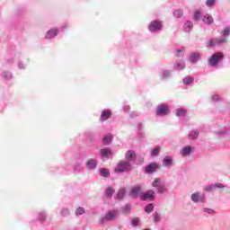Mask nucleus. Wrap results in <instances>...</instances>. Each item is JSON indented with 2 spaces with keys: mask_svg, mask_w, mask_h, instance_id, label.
<instances>
[{
  "mask_svg": "<svg viewBox=\"0 0 230 230\" xmlns=\"http://www.w3.org/2000/svg\"><path fill=\"white\" fill-rule=\"evenodd\" d=\"M132 208V205L127 204L125 207L121 208L122 213H128Z\"/></svg>",
  "mask_w": 230,
  "mask_h": 230,
  "instance_id": "nucleus-40",
  "label": "nucleus"
},
{
  "mask_svg": "<svg viewBox=\"0 0 230 230\" xmlns=\"http://www.w3.org/2000/svg\"><path fill=\"white\" fill-rule=\"evenodd\" d=\"M202 21L205 24H208V26L213 24V17L209 14H206L202 17Z\"/></svg>",
  "mask_w": 230,
  "mask_h": 230,
  "instance_id": "nucleus-23",
  "label": "nucleus"
},
{
  "mask_svg": "<svg viewBox=\"0 0 230 230\" xmlns=\"http://www.w3.org/2000/svg\"><path fill=\"white\" fill-rule=\"evenodd\" d=\"M161 78H164V80H168L172 76V70L164 69L161 72L160 75Z\"/></svg>",
  "mask_w": 230,
  "mask_h": 230,
  "instance_id": "nucleus-20",
  "label": "nucleus"
},
{
  "mask_svg": "<svg viewBox=\"0 0 230 230\" xmlns=\"http://www.w3.org/2000/svg\"><path fill=\"white\" fill-rule=\"evenodd\" d=\"M116 190H114V189L112 187H107L106 190H105V195L107 197V199H112V195H114Z\"/></svg>",
  "mask_w": 230,
  "mask_h": 230,
  "instance_id": "nucleus-27",
  "label": "nucleus"
},
{
  "mask_svg": "<svg viewBox=\"0 0 230 230\" xmlns=\"http://www.w3.org/2000/svg\"><path fill=\"white\" fill-rule=\"evenodd\" d=\"M118 215H119V211L113 209V210H110L108 212H106L105 217H103L102 220H105L106 222H112V220H114Z\"/></svg>",
  "mask_w": 230,
  "mask_h": 230,
  "instance_id": "nucleus-6",
  "label": "nucleus"
},
{
  "mask_svg": "<svg viewBox=\"0 0 230 230\" xmlns=\"http://www.w3.org/2000/svg\"><path fill=\"white\" fill-rule=\"evenodd\" d=\"M101 157L102 159H111L114 154L112 153V150L109 148H103L100 150Z\"/></svg>",
  "mask_w": 230,
  "mask_h": 230,
  "instance_id": "nucleus-10",
  "label": "nucleus"
},
{
  "mask_svg": "<svg viewBox=\"0 0 230 230\" xmlns=\"http://www.w3.org/2000/svg\"><path fill=\"white\" fill-rule=\"evenodd\" d=\"M222 100V97L220 95L215 93L212 95V102H220Z\"/></svg>",
  "mask_w": 230,
  "mask_h": 230,
  "instance_id": "nucleus-44",
  "label": "nucleus"
},
{
  "mask_svg": "<svg viewBox=\"0 0 230 230\" xmlns=\"http://www.w3.org/2000/svg\"><path fill=\"white\" fill-rule=\"evenodd\" d=\"M146 213H152L154 211V204L149 203L148 205L146 206L145 208Z\"/></svg>",
  "mask_w": 230,
  "mask_h": 230,
  "instance_id": "nucleus-35",
  "label": "nucleus"
},
{
  "mask_svg": "<svg viewBox=\"0 0 230 230\" xmlns=\"http://www.w3.org/2000/svg\"><path fill=\"white\" fill-rule=\"evenodd\" d=\"M169 112H170V109L166 104L158 105L155 111L156 116H167Z\"/></svg>",
  "mask_w": 230,
  "mask_h": 230,
  "instance_id": "nucleus-5",
  "label": "nucleus"
},
{
  "mask_svg": "<svg viewBox=\"0 0 230 230\" xmlns=\"http://www.w3.org/2000/svg\"><path fill=\"white\" fill-rule=\"evenodd\" d=\"M131 224L134 227H137L139 226V218L135 217L132 219Z\"/></svg>",
  "mask_w": 230,
  "mask_h": 230,
  "instance_id": "nucleus-43",
  "label": "nucleus"
},
{
  "mask_svg": "<svg viewBox=\"0 0 230 230\" xmlns=\"http://www.w3.org/2000/svg\"><path fill=\"white\" fill-rule=\"evenodd\" d=\"M186 68V65L182 60H178L173 65V69H178V71H182Z\"/></svg>",
  "mask_w": 230,
  "mask_h": 230,
  "instance_id": "nucleus-17",
  "label": "nucleus"
},
{
  "mask_svg": "<svg viewBox=\"0 0 230 230\" xmlns=\"http://www.w3.org/2000/svg\"><path fill=\"white\" fill-rule=\"evenodd\" d=\"M125 159L126 161H128V163H132V161H136V151L128 150L125 154Z\"/></svg>",
  "mask_w": 230,
  "mask_h": 230,
  "instance_id": "nucleus-13",
  "label": "nucleus"
},
{
  "mask_svg": "<svg viewBox=\"0 0 230 230\" xmlns=\"http://www.w3.org/2000/svg\"><path fill=\"white\" fill-rule=\"evenodd\" d=\"M194 80L195 79L191 76H186L183 78V84H184V85H191V84H193Z\"/></svg>",
  "mask_w": 230,
  "mask_h": 230,
  "instance_id": "nucleus-31",
  "label": "nucleus"
},
{
  "mask_svg": "<svg viewBox=\"0 0 230 230\" xmlns=\"http://www.w3.org/2000/svg\"><path fill=\"white\" fill-rule=\"evenodd\" d=\"M123 111H124V112H128V111H130V106L129 105H125L123 107Z\"/></svg>",
  "mask_w": 230,
  "mask_h": 230,
  "instance_id": "nucleus-50",
  "label": "nucleus"
},
{
  "mask_svg": "<svg viewBox=\"0 0 230 230\" xmlns=\"http://www.w3.org/2000/svg\"><path fill=\"white\" fill-rule=\"evenodd\" d=\"M162 165L164 166V168H172V166H173V157L165 156L162 161Z\"/></svg>",
  "mask_w": 230,
  "mask_h": 230,
  "instance_id": "nucleus-11",
  "label": "nucleus"
},
{
  "mask_svg": "<svg viewBox=\"0 0 230 230\" xmlns=\"http://www.w3.org/2000/svg\"><path fill=\"white\" fill-rule=\"evenodd\" d=\"M58 35V29H51L46 34V39H55Z\"/></svg>",
  "mask_w": 230,
  "mask_h": 230,
  "instance_id": "nucleus-18",
  "label": "nucleus"
},
{
  "mask_svg": "<svg viewBox=\"0 0 230 230\" xmlns=\"http://www.w3.org/2000/svg\"><path fill=\"white\" fill-rule=\"evenodd\" d=\"M176 116H178V118H182V116H186V110L182 108H178L176 110Z\"/></svg>",
  "mask_w": 230,
  "mask_h": 230,
  "instance_id": "nucleus-32",
  "label": "nucleus"
},
{
  "mask_svg": "<svg viewBox=\"0 0 230 230\" xmlns=\"http://www.w3.org/2000/svg\"><path fill=\"white\" fill-rule=\"evenodd\" d=\"M13 58L6 59L7 64H13Z\"/></svg>",
  "mask_w": 230,
  "mask_h": 230,
  "instance_id": "nucleus-54",
  "label": "nucleus"
},
{
  "mask_svg": "<svg viewBox=\"0 0 230 230\" xmlns=\"http://www.w3.org/2000/svg\"><path fill=\"white\" fill-rule=\"evenodd\" d=\"M156 190H157L158 193H160V194H163V193H164V191H166V189H164V187L162 185L157 187Z\"/></svg>",
  "mask_w": 230,
  "mask_h": 230,
  "instance_id": "nucleus-47",
  "label": "nucleus"
},
{
  "mask_svg": "<svg viewBox=\"0 0 230 230\" xmlns=\"http://www.w3.org/2000/svg\"><path fill=\"white\" fill-rule=\"evenodd\" d=\"M182 15V10L176 9L173 12V17H176L177 19H181V16Z\"/></svg>",
  "mask_w": 230,
  "mask_h": 230,
  "instance_id": "nucleus-34",
  "label": "nucleus"
},
{
  "mask_svg": "<svg viewBox=\"0 0 230 230\" xmlns=\"http://www.w3.org/2000/svg\"><path fill=\"white\" fill-rule=\"evenodd\" d=\"M229 33H230V30L227 28L223 31V35L225 37H227V35H229Z\"/></svg>",
  "mask_w": 230,
  "mask_h": 230,
  "instance_id": "nucleus-49",
  "label": "nucleus"
},
{
  "mask_svg": "<svg viewBox=\"0 0 230 230\" xmlns=\"http://www.w3.org/2000/svg\"><path fill=\"white\" fill-rule=\"evenodd\" d=\"M224 60V53L216 52L208 58L210 67H218V63Z\"/></svg>",
  "mask_w": 230,
  "mask_h": 230,
  "instance_id": "nucleus-1",
  "label": "nucleus"
},
{
  "mask_svg": "<svg viewBox=\"0 0 230 230\" xmlns=\"http://www.w3.org/2000/svg\"><path fill=\"white\" fill-rule=\"evenodd\" d=\"M137 128L140 129V128H143V124H138L137 125Z\"/></svg>",
  "mask_w": 230,
  "mask_h": 230,
  "instance_id": "nucleus-55",
  "label": "nucleus"
},
{
  "mask_svg": "<svg viewBox=\"0 0 230 230\" xmlns=\"http://www.w3.org/2000/svg\"><path fill=\"white\" fill-rule=\"evenodd\" d=\"M216 189H217V187L215 186V184H211V185L205 188V190L207 191H213V190H216Z\"/></svg>",
  "mask_w": 230,
  "mask_h": 230,
  "instance_id": "nucleus-48",
  "label": "nucleus"
},
{
  "mask_svg": "<svg viewBox=\"0 0 230 230\" xmlns=\"http://www.w3.org/2000/svg\"><path fill=\"white\" fill-rule=\"evenodd\" d=\"M219 134H221L222 136H224V135H226V134H229V131H227V130H224V131L219 130Z\"/></svg>",
  "mask_w": 230,
  "mask_h": 230,
  "instance_id": "nucleus-52",
  "label": "nucleus"
},
{
  "mask_svg": "<svg viewBox=\"0 0 230 230\" xmlns=\"http://www.w3.org/2000/svg\"><path fill=\"white\" fill-rule=\"evenodd\" d=\"M18 67H19V69H24V64L19 63Z\"/></svg>",
  "mask_w": 230,
  "mask_h": 230,
  "instance_id": "nucleus-53",
  "label": "nucleus"
},
{
  "mask_svg": "<svg viewBox=\"0 0 230 230\" xmlns=\"http://www.w3.org/2000/svg\"><path fill=\"white\" fill-rule=\"evenodd\" d=\"M74 172H75V173H80V172H82V164H76L74 166Z\"/></svg>",
  "mask_w": 230,
  "mask_h": 230,
  "instance_id": "nucleus-39",
  "label": "nucleus"
},
{
  "mask_svg": "<svg viewBox=\"0 0 230 230\" xmlns=\"http://www.w3.org/2000/svg\"><path fill=\"white\" fill-rule=\"evenodd\" d=\"M154 190H150L147 192L141 194V200H154Z\"/></svg>",
  "mask_w": 230,
  "mask_h": 230,
  "instance_id": "nucleus-14",
  "label": "nucleus"
},
{
  "mask_svg": "<svg viewBox=\"0 0 230 230\" xmlns=\"http://www.w3.org/2000/svg\"><path fill=\"white\" fill-rule=\"evenodd\" d=\"M152 186L154 188H159V186H161V179L160 178H155L153 181Z\"/></svg>",
  "mask_w": 230,
  "mask_h": 230,
  "instance_id": "nucleus-36",
  "label": "nucleus"
},
{
  "mask_svg": "<svg viewBox=\"0 0 230 230\" xmlns=\"http://www.w3.org/2000/svg\"><path fill=\"white\" fill-rule=\"evenodd\" d=\"M226 41V38L216 39V40L211 39L207 42V47L215 48V46H220L222 44H225Z\"/></svg>",
  "mask_w": 230,
  "mask_h": 230,
  "instance_id": "nucleus-7",
  "label": "nucleus"
},
{
  "mask_svg": "<svg viewBox=\"0 0 230 230\" xmlns=\"http://www.w3.org/2000/svg\"><path fill=\"white\" fill-rule=\"evenodd\" d=\"M46 214L45 212H40L39 216H38V220H40V222H44L46 221Z\"/></svg>",
  "mask_w": 230,
  "mask_h": 230,
  "instance_id": "nucleus-38",
  "label": "nucleus"
},
{
  "mask_svg": "<svg viewBox=\"0 0 230 230\" xmlns=\"http://www.w3.org/2000/svg\"><path fill=\"white\" fill-rule=\"evenodd\" d=\"M162 216H161V213L159 212H155L154 215H153V220L155 222V224H159V222H161L162 220Z\"/></svg>",
  "mask_w": 230,
  "mask_h": 230,
  "instance_id": "nucleus-28",
  "label": "nucleus"
},
{
  "mask_svg": "<svg viewBox=\"0 0 230 230\" xmlns=\"http://www.w3.org/2000/svg\"><path fill=\"white\" fill-rule=\"evenodd\" d=\"M126 193L127 190H125V188H121L117 192V199H119V200H123V198L125 197Z\"/></svg>",
  "mask_w": 230,
  "mask_h": 230,
  "instance_id": "nucleus-25",
  "label": "nucleus"
},
{
  "mask_svg": "<svg viewBox=\"0 0 230 230\" xmlns=\"http://www.w3.org/2000/svg\"><path fill=\"white\" fill-rule=\"evenodd\" d=\"M148 30L151 33H157V31L163 30V22L157 20L152 21L148 25Z\"/></svg>",
  "mask_w": 230,
  "mask_h": 230,
  "instance_id": "nucleus-4",
  "label": "nucleus"
},
{
  "mask_svg": "<svg viewBox=\"0 0 230 230\" xmlns=\"http://www.w3.org/2000/svg\"><path fill=\"white\" fill-rule=\"evenodd\" d=\"M84 213H85V209L82 207H79L76 210H75V215L78 217L80 215H84Z\"/></svg>",
  "mask_w": 230,
  "mask_h": 230,
  "instance_id": "nucleus-41",
  "label": "nucleus"
},
{
  "mask_svg": "<svg viewBox=\"0 0 230 230\" xmlns=\"http://www.w3.org/2000/svg\"><path fill=\"white\" fill-rule=\"evenodd\" d=\"M183 29H184V31H186L187 33H190V31L193 30V22L191 21L185 22L183 25Z\"/></svg>",
  "mask_w": 230,
  "mask_h": 230,
  "instance_id": "nucleus-21",
  "label": "nucleus"
},
{
  "mask_svg": "<svg viewBox=\"0 0 230 230\" xmlns=\"http://www.w3.org/2000/svg\"><path fill=\"white\" fill-rule=\"evenodd\" d=\"M130 170H132V164H130V163L126 161L120 162L115 167L116 173H125L127 172H130Z\"/></svg>",
  "mask_w": 230,
  "mask_h": 230,
  "instance_id": "nucleus-2",
  "label": "nucleus"
},
{
  "mask_svg": "<svg viewBox=\"0 0 230 230\" xmlns=\"http://www.w3.org/2000/svg\"><path fill=\"white\" fill-rule=\"evenodd\" d=\"M195 152V147L191 146H184L181 151L180 155L182 157H188L189 155H191Z\"/></svg>",
  "mask_w": 230,
  "mask_h": 230,
  "instance_id": "nucleus-8",
  "label": "nucleus"
},
{
  "mask_svg": "<svg viewBox=\"0 0 230 230\" xmlns=\"http://www.w3.org/2000/svg\"><path fill=\"white\" fill-rule=\"evenodd\" d=\"M198 137H199V131L191 130L189 132L188 139L193 140V139H198Z\"/></svg>",
  "mask_w": 230,
  "mask_h": 230,
  "instance_id": "nucleus-26",
  "label": "nucleus"
},
{
  "mask_svg": "<svg viewBox=\"0 0 230 230\" xmlns=\"http://www.w3.org/2000/svg\"><path fill=\"white\" fill-rule=\"evenodd\" d=\"M190 200L194 204H206V194L196 191L190 195Z\"/></svg>",
  "mask_w": 230,
  "mask_h": 230,
  "instance_id": "nucleus-3",
  "label": "nucleus"
},
{
  "mask_svg": "<svg viewBox=\"0 0 230 230\" xmlns=\"http://www.w3.org/2000/svg\"><path fill=\"white\" fill-rule=\"evenodd\" d=\"M203 213H208V215H215V210L213 208H204L202 209Z\"/></svg>",
  "mask_w": 230,
  "mask_h": 230,
  "instance_id": "nucleus-37",
  "label": "nucleus"
},
{
  "mask_svg": "<svg viewBox=\"0 0 230 230\" xmlns=\"http://www.w3.org/2000/svg\"><path fill=\"white\" fill-rule=\"evenodd\" d=\"M141 185H136L135 187H133L129 192V197L131 199H137V197L139 196V194L141 193Z\"/></svg>",
  "mask_w": 230,
  "mask_h": 230,
  "instance_id": "nucleus-9",
  "label": "nucleus"
},
{
  "mask_svg": "<svg viewBox=\"0 0 230 230\" xmlns=\"http://www.w3.org/2000/svg\"><path fill=\"white\" fill-rule=\"evenodd\" d=\"M161 152V146H156L152 151H151V157H157Z\"/></svg>",
  "mask_w": 230,
  "mask_h": 230,
  "instance_id": "nucleus-29",
  "label": "nucleus"
},
{
  "mask_svg": "<svg viewBox=\"0 0 230 230\" xmlns=\"http://www.w3.org/2000/svg\"><path fill=\"white\" fill-rule=\"evenodd\" d=\"M2 76L4 80H12V78H13L12 73H10V72H4L2 74Z\"/></svg>",
  "mask_w": 230,
  "mask_h": 230,
  "instance_id": "nucleus-33",
  "label": "nucleus"
},
{
  "mask_svg": "<svg viewBox=\"0 0 230 230\" xmlns=\"http://www.w3.org/2000/svg\"><path fill=\"white\" fill-rule=\"evenodd\" d=\"M97 160L95 158H91L87 160L85 166L87 170H96Z\"/></svg>",
  "mask_w": 230,
  "mask_h": 230,
  "instance_id": "nucleus-15",
  "label": "nucleus"
},
{
  "mask_svg": "<svg viewBox=\"0 0 230 230\" xmlns=\"http://www.w3.org/2000/svg\"><path fill=\"white\" fill-rule=\"evenodd\" d=\"M156 168H158L157 164L151 163L146 167V173H154Z\"/></svg>",
  "mask_w": 230,
  "mask_h": 230,
  "instance_id": "nucleus-19",
  "label": "nucleus"
},
{
  "mask_svg": "<svg viewBox=\"0 0 230 230\" xmlns=\"http://www.w3.org/2000/svg\"><path fill=\"white\" fill-rule=\"evenodd\" d=\"M111 116H112V112H111L110 110H104L101 114L100 119L101 121H107Z\"/></svg>",
  "mask_w": 230,
  "mask_h": 230,
  "instance_id": "nucleus-16",
  "label": "nucleus"
},
{
  "mask_svg": "<svg viewBox=\"0 0 230 230\" xmlns=\"http://www.w3.org/2000/svg\"><path fill=\"white\" fill-rule=\"evenodd\" d=\"M201 57L200 53L192 52L189 57V62H191V64H197V62L200 60Z\"/></svg>",
  "mask_w": 230,
  "mask_h": 230,
  "instance_id": "nucleus-12",
  "label": "nucleus"
},
{
  "mask_svg": "<svg viewBox=\"0 0 230 230\" xmlns=\"http://www.w3.org/2000/svg\"><path fill=\"white\" fill-rule=\"evenodd\" d=\"M200 17H202L200 10L194 11V14L192 16L193 21H200Z\"/></svg>",
  "mask_w": 230,
  "mask_h": 230,
  "instance_id": "nucleus-30",
  "label": "nucleus"
},
{
  "mask_svg": "<svg viewBox=\"0 0 230 230\" xmlns=\"http://www.w3.org/2000/svg\"><path fill=\"white\" fill-rule=\"evenodd\" d=\"M60 215L62 217H69V208H63L61 211H60Z\"/></svg>",
  "mask_w": 230,
  "mask_h": 230,
  "instance_id": "nucleus-42",
  "label": "nucleus"
},
{
  "mask_svg": "<svg viewBox=\"0 0 230 230\" xmlns=\"http://www.w3.org/2000/svg\"><path fill=\"white\" fill-rule=\"evenodd\" d=\"M216 0H207L206 1V6L211 7L215 6Z\"/></svg>",
  "mask_w": 230,
  "mask_h": 230,
  "instance_id": "nucleus-45",
  "label": "nucleus"
},
{
  "mask_svg": "<svg viewBox=\"0 0 230 230\" xmlns=\"http://www.w3.org/2000/svg\"><path fill=\"white\" fill-rule=\"evenodd\" d=\"M110 143H112V135L111 134H108V135L104 136V137L102 139V145L104 146H109Z\"/></svg>",
  "mask_w": 230,
  "mask_h": 230,
  "instance_id": "nucleus-22",
  "label": "nucleus"
},
{
  "mask_svg": "<svg viewBox=\"0 0 230 230\" xmlns=\"http://www.w3.org/2000/svg\"><path fill=\"white\" fill-rule=\"evenodd\" d=\"M214 185L216 186V188H220V189L226 188V186H224V184H222V183H216Z\"/></svg>",
  "mask_w": 230,
  "mask_h": 230,
  "instance_id": "nucleus-51",
  "label": "nucleus"
},
{
  "mask_svg": "<svg viewBox=\"0 0 230 230\" xmlns=\"http://www.w3.org/2000/svg\"><path fill=\"white\" fill-rule=\"evenodd\" d=\"M184 48H181L180 49L177 50L176 56L177 57H184Z\"/></svg>",
  "mask_w": 230,
  "mask_h": 230,
  "instance_id": "nucleus-46",
  "label": "nucleus"
},
{
  "mask_svg": "<svg viewBox=\"0 0 230 230\" xmlns=\"http://www.w3.org/2000/svg\"><path fill=\"white\" fill-rule=\"evenodd\" d=\"M99 173H100L101 177H104V178L111 176V172H109V169H106V168L99 169Z\"/></svg>",
  "mask_w": 230,
  "mask_h": 230,
  "instance_id": "nucleus-24",
  "label": "nucleus"
}]
</instances>
